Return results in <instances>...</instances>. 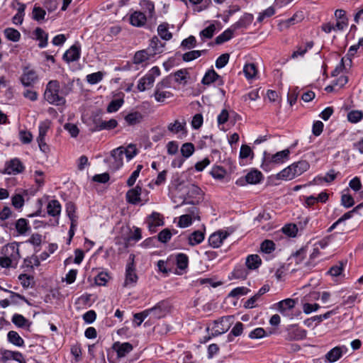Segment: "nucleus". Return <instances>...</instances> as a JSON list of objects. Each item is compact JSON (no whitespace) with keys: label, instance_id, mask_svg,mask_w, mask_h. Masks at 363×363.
Masks as SVG:
<instances>
[{"label":"nucleus","instance_id":"ddd939ff","mask_svg":"<svg viewBox=\"0 0 363 363\" xmlns=\"http://www.w3.org/2000/svg\"><path fill=\"white\" fill-rule=\"evenodd\" d=\"M142 187L137 185L135 187L129 189L125 195L126 201L130 204H137L140 201Z\"/></svg>","mask_w":363,"mask_h":363},{"label":"nucleus","instance_id":"0e129e2a","mask_svg":"<svg viewBox=\"0 0 363 363\" xmlns=\"http://www.w3.org/2000/svg\"><path fill=\"white\" fill-rule=\"evenodd\" d=\"M341 204L348 208L354 206V198L347 194H342L341 196Z\"/></svg>","mask_w":363,"mask_h":363},{"label":"nucleus","instance_id":"0eeeda50","mask_svg":"<svg viewBox=\"0 0 363 363\" xmlns=\"http://www.w3.org/2000/svg\"><path fill=\"white\" fill-rule=\"evenodd\" d=\"M38 81V76L34 69L24 67L23 74L20 77V82L25 87L33 86Z\"/></svg>","mask_w":363,"mask_h":363},{"label":"nucleus","instance_id":"2f4dec72","mask_svg":"<svg viewBox=\"0 0 363 363\" xmlns=\"http://www.w3.org/2000/svg\"><path fill=\"white\" fill-rule=\"evenodd\" d=\"M235 30L232 28H228L218 36H217L215 39V43L217 45L223 44V43L230 40L233 36V33Z\"/></svg>","mask_w":363,"mask_h":363},{"label":"nucleus","instance_id":"4d7b16f0","mask_svg":"<svg viewBox=\"0 0 363 363\" xmlns=\"http://www.w3.org/2000/svg\"><path fill=\"white\" fill-rule=\"evenodd\" d=\"M201 55V51L199 50H191L185 52L182 55V60L184 62H190L195 59L199 58Z\"/></svg>","mask_w":363,"mask_h":363},{"label":"nucleus","instance_id":"dca6fc26","mask_svg":"<svg viewBox=\"0 0 363 363\" xmlns=\"http://www.w3.org/2000/svg\"><path fill=\"white\" fill-rule=\"evenodd\" d=\"M218 81V85L222 86L223 80L221 77L218 75L213 69L208 70L202 79V84L205 85H210L211 83Z\"/></svg>","mask_w":363,"mask_h":363},{"label":"nucleus","instance_id":"412c9836","mask_svg":"<svg viewBox=\"0 0 363 363\" xmlns=\"http://www.w3.org/2000/svg\"><path fill=\"white\" fill-rule=\"evenodd\" d=\"M140 6L143 10L142 12L145 13L149 19L155 16V4L152 1L150 0H141L140 1Z\"/></svg>","mask_w":363,"mask_h":363},{"label":"nucleus","instance_id":"473e14b6","mask_svg":"<svg viewBox=\"0 0 363 363\" xmlns=\"http://www.w3.org/2000/svg\"><path fill=\"white\" fill-rule=\"evenodd\" d=\"M295 174L294 173V171L292 169L291 165H289L286 168L281 170L280 172H279L276 175V178L277 179H281V180H291L294 178H295Z\"/></svg>","mask_w":363,"mask_h":363},{"label":"nucleus","instance_id":"bf43d9fd","mask_svg":"<svg viewBox=\"0 0 363 363\" xmlns=\"http://www.w3.org/2000/svg\"><path fill=\"white\" fill-rule=\"evenodd\" d=\"M363 113L361 111H351L347 113V119L352 123H357L362 120Z\"/></svg>","mask_w":363,"mask_h":363},{"label":"nucleus","instance_id":"72a5a7b5","mask_svg":"<svg viewBox=\"0 0 363 363\" xmlns=\"http://www.w3.org/2000/svg\"><path fill=\"white\" fill-rule=\"evenodd\" d=\"M167 129L169 132L177 134L179 132L184 131L186 133V122L183 121L180 122L176 120L174 123H171L168 125Z\"/></svg>","mask_w":363,"mask_h":363},{"label":"nucleus","instance_id":"3c124183","mask_svg":"<svg viewBox=\"0 0 363 363\" xmlns=\"http://www.w3.org/2000/svg\"><path fill=\"white\" fill-rule=\"evenodd\" d=\"M123 103L124 101L123 99L112 100L107 107V111L108 113H113L117 111L122 106Z\"/></svg>","mask_w":363,"mask_h":363},{"label":"nucleus","instance_id":"052dcab7","mask_svg":"<svg viewBox=\"0 0 363 363\" xmlns=\"http://www.w3.org/2000/svg\"><path fill=\"white\" fill-rule=\"evenodd\" d=\"M19 140L23 144H29L33 140V135L30 131L21 130L19 131Z\"/></svg>","mask_w":363,"mask_h":363},{"label":"nucleus","instance_id":"5fc2aeb1","mask_svg":"<svg viewBox=\"0 0 363 363\" xmlns=\"http://www.w3.org/2000/svg\"><path fill=\"white\" fill-rule=\"evenodd\" d=\"M123 153L128 161L132 160L137 155V149L134 145H129L126 148L123 147Z\"/></svg>","mask_w":363,"mask_h":363},{"label":"nucleus","instance_id":"680f3d73","mask_svg":"<svg viewBox=\"0 0 363 363\" xmlns=\"http://www.w3.org/2000/svg\"><path fill=\"white\" fill-rule=\"evenodd\" d=\"M215 30V25L211 24L207 28H204L200 32V36L201 37V38L211 39L213 36Z\"/></svg>","mask_w":363,"mask_h":363},{"label":"nucleus","instance_id":"bb28decb","mask_svg":"<svg viewBox=\"0 0 363 363\" xmlns=\"http://www.w3.org/2000/svg\"><path fill=\"white\" fill-rule=\"evenodd\" d=\"M263 179V175L261 172L253 169L248 172L245 176L246 182L248 184H256L259 183Z\"/></svg>","mask_w":363,"mask_h":363},{"label":"nucleus","instance_id":"e2e57ef3","mask_svg":"<svg viewBox=\"0 0 363 363\" xmlns=\"http://www.w3.org/2000/svg\"><path fill=\"white\" fill-rule=\"evenodd\" d=\"M261 250L264 253H271L275 249V244L269 240H264L260 246Z\"/></svg>","mask_w":363,"mask_h":363},{"label":"nucleus","instance_id":"864d4df0","mask_svg":"<svg viewBox=\"0 0 363 363\" xmlns=\"http://www.w3.org/2000/svg\"><path fill=\"white\" fill-rule=\"evenodd\" d=\"M345 264V263L343 262H339L337 264L330 267L328 274L333 277L340 276L344 269Z\"/></svg>","mask_w":363,"mask_h":363},{"label":"nucleus","instance_id":"f3484780","mask_svg":"<svg viewBox=\"0 0 363 363\" xmlns=\"http://www.w3.org/2000/svg\"><path fill=\"white\" fill-rule=\"evenodd\" d=\"M113 348L116 351L118 357H124L133 350V345L129 342H115Z\"/></svg>","mask_w":363,"mask_h":363},{"label":"nucleus","instance_id":"4c0bfd02","mask_svg":"<svg viewBox=\"0 0 363 363\" xmlns=\"http://www.w3.org/2000/svg\"><path fill=\"white\" fill-rule=\"evenodd\" d=\"M204 239V234L201 230H196L189 236V243L191 246L200 244Z\"/></svg>","mask_w":363,"mask_h":363},{"label":"nucleus","instance_id":"79ce46f5","mask_svg":"<svg viewBox=\"0 0 363 363\" xmlns=\"http://www.w3.org/2000/svg\"><path fill=\"white\" fill-rule=\"evenodd\" d=\"M46 12L43 8L37 6H34L32 11V18L36 21H43L45 18Z\"/></svg>","mask_w":363,"mask_h":363},{"label":"nucleus","instance_id":"e433bc0d","mask_svg":"<svg viewBox=\"0 0 363 363\" xmlns=\"http://www.w3.org/2000/svg\"><path fill=\"white\" fill-rule=\"evenodd\" d=\"M164 45L161 43L159 38L157 36H154L150 40L149 49H152V55H155L157 53H160L162 52V48Z\"/></svg>","mask_w":363,"mask_h":363},{"label":"nucleus","instance_id":"774afa93","mask_svg":"<svg viewBox=\"0 0 363 363\" xmlns=\"http://www.w3.org/2000/svg\"><path fill=\"white\" fill-rule=\"evenodd\" d=\"M196 45V38L193 35H190L187 38L183 40L181 43V46L186 49H191Z\"/></svg>","mask_w":363,"mask_h":363},{"label":"nucleus","instance_id":"c03bdc74","mask_svg":"<svg viewBox=\"0 0 363 363\" xmlns=\"http://www.w3.org/2000/svg\"><path fill=\"white\" fill-rule=\"evenodd\" d=\"M16 229L20 235H24L30 229L28 222L25 218H20L16 223Z\"/></svg>","mask_w":363,"mask_h":363},{"label":"nucleus","instance_id":"13d9d810","mask_svg":"<svg viewBox=\"0 0 363 363\" xmlns=\"http://www.w3.org/2000/svg\"><path fill=\"white\" fill-rule=\"evenodd\" d=\"M247 274V270L243 266L236 267L233 272V275L235 279H245Z\"/></svg>","mask_w":363,"mask_h":363},{"label":"nucleus","instance_id":"338daca9","mask_svg":"<svg viewBox=\"0 0 363 363\" xmlns=\"http://www.w3.org/2000/svg\"><path fill=\"white\" fill-rule=\"evenodd\" d=\"M250 289L245 286H239L233 289L229 294L230 297H238L247 294Z\"/></svg>","mask_w":363,"mask_h":363},{"label":"nucleus","instance_id":"58836bf2","mask_svg":"<svg viewBox=\"0 0 363 363\" xmlns=\"http://www.w3.org/2000/svg\"><path fill=\"white\" fill-rule=\"evenodd\" d=\"M154 96L155 100L160 103H164L167 99L173 96V94L170 91H163L162 89H155Z\"/></svg>","mask_w":363,"mask_h":363},{"label":"nucleus","instance_id":"a211bd4d","mask_svg":"<svg viewBox=\"0 0 363 363\" xmlns=\"http://www.w3.org/2000/svg\"><path fill=\"white\" fill-rule=\"evenodd\" d=\"M148 228L151 232H155L156 228L163 225V221L160 218V214L153 212L147 220Z\"/></svg>","mask_w":363,"mask_h":363},{"label":"nucleus","instance_id":"20e7f679","mask_svg":"<svg viewBox=\"0 0 363 363\" xmlns=\"http://www.w3.org/2000/svg\"><path fill=\"white\" fill-rule=\"evenodd\" d=\"M169 303L166 301L158 302L155 306L147 309L148 314L151 315L152 318L160 319L164 318L169 313Z\"/></svg>","mask_w":363,"mask_h":363},{"label":"nucleus","instance_id":"7ed1b4c3","mask_svg":"<svg viewBox=\"0 0 363 363\" xmlns=\"http://www.w3.org/2000/svg\"><path fill=\"white\" fill-rule=\"evenodd\" d=\"M289 155L290 151L289 149H285L273 155L264 152L261 168L265 172H269L274 166L283 164L285 161H287L289 158Z\"/></svg>","mask_w":363,"mask_h":363},{"label":"nucleus","instance_id":"a878e982","mask_svg":"<svg viewBox=\"0 0 363 363\" xmlns=\"http://www.w3.org/2000/svg\"><path fill=\"white\" fill-rule=\"evenodd\" d=\"M35 39L40 43L38 46L40 48H45L48 45V35L41 28H36L34 30Z\"/></svg>","mask_w":363,"mask_h":363},{"label":"nucleus","instance_id":"c9c22d12","mask_svg":"<svg viewBox=\"0 0 363 363\" xmlns=\"http://www.w3.org/2000/svg\"><path fill=\"white\" fill-rule=\"evenodd\" d=\"M151 56H153L152 53H148L146 50H142L135 52L133 57V62L135 64L143 63L150 59Z\"/></svg>","mask_w":363,"mask_h":363},{"label":"nucleus","instance_id":"f704fd0d","mask_svg":"<svg viewBox=\"0 0 363 363\" xmlns=\"http://www.w3.org/2000/svg\"><path fill=\"white\" fill-rule=\"evenodd\" d=\"M7 338L9 342L16 346L22 347L24 345V340L16 331H9L7 335Z\"/></svg>","mask_w":363,"mask_h":363},{"label":"nucleus","instance_id":"f03ea898","mask_svg":"<svg viewBox=\"0 0 363 363\" xmlns=\"http://www.w3.org/2000/svg\"><path fill=\"white\" fill-rule=\"evenodd\" d=\"M0 266L3 268H16L21 258L18 245L13 242L4 245L1 251Z\"/></svg>","mask_w":363,"mask_h":363},{"label":"nucleus","instance_id":"ea45409f","mask_svg":"<svg viewBox=\"0 0 363 363\" xmlns=\"http://www.w3.org/2000/svg\"><path fill=\"white\" fill-rule=\"evenodd\" d=\"M50 128V121L49 120L41 121L38 126V136L37 137V140L45 139V136Z\"/></svg>","mask_w":363,"mask_h":363},{"label":"nucleus","instance_id":"6e6552de","mask_svg":"<svg viewBox=\"0 0 363 363\" xmlns=\"http://www.w3.org/2000/svg\"><path fill=\"white\" fill-rule=\"evenodd\" d=\"M134 255H130V261L127 264L125 269V279L124 286H128L129 285L135 284L138 281V276L135 273V269L134 266Z\"/></svg>","mask_w":363,"mask_h":363},{"label":"nucleus","instance_id":"423d86ee","mask_svg":"<svg viewBox=\"0 0 363 363\" xmlns=\"http://www.w3.org/2000/svg\"><path fill=\"white\" fill-rule=\"evenodd\" d=\"M231 316H223L221 318L213 322V327L212 333L213 336H218L228 330L230 326Z\"/></svg>","mask_w":363,"mask_h":363},{"label":"nucleus","instance_id":"c85d7f7f","mask_svg":"<svg viewBox=\"0 0 363 363\" xmlns=\"http://www.w3.org/2000/svg\"><path fill=\"white\" fill-rule=\"evenodd\" d=\"M262 263V259L257 255H250L246 258L245 264L248 269H256Z\"/></svg>","mask_w":363,"mask_h":363},{"label":"nucleus","instance_id":"8fccbe9b","mask_svg":"<svg viewBox=\"0 0 363 363\" xmlns=\"http://www.w3.org/2000/svg\"><path fill=\"white\" fill-rule=\"evenodd\" d=\"M103 77L104 73L99 71L88 74L86 78L89 84H96L100 82L103 79Z\"/></svg>","mask_w":363,"mask_h":363},{"label":"nucleus","instance_id":"6e6d98bb","mask_svg":"<svg viewBox=\"0 0 363 363\" xmlns=\"http://www.w3.org/2000/svg\"><path fill=\"white\" fill-rule=\"evenodd\" d=\"M142 169H143L142 164H138L137 166L136 169L133 172V173L131 174V175L129 177V178L127 180V185L128 186H133L134 185L138 177H139L140 172Z\"/></svg>","mask_w":363,"mask_h":363},{"label":"nucleus","instance_id":"9d476101","mask_svg":"<svg viewBox=\"0 0 363 363\" xmlns=\"http://www.w3.org/2000/svg\"><path fill=\"white\" fill-rule=\"evenodd\" d=\"M24 165L18 158L11 159L6 164V172L9 174H17L23 172Z\"/></svg>","mask_w":363,"mask_h":363},{"label":"nucleus","instance_id":"39448f33","mask_svg":"<svg viewBox=\"0 0 363 363\" xmlns=\"http://www.w3.org/2000/svg\"><path fill=\"white\" fill-rule=\"evenodd\" d=\"M285 339L289 341L301 340L306 338L307 332L297 325H290L286 329Z\"/></svg>","mask_w":363,"mask_h":363},{"label":"nucleus","instance_id":"4468645a","mask_svg":"<svg viewBox=\"0 0 363 363\" xmlns=\"http://www.w3.org/2000/svg\"><path fill=\"white\" fill-rule=\"evenodd\" d=\"M228 235V233L226 231L214 233L208 238L209 245L213 248H218L222 245L223 240Z\"/></svg>","mask_w":363,"mask_h":363},{"label":"nucleus","instance_id":"b1692460","mask_svg":"<svg viewBox=\"0 0 363 363\" xmlns=\"http://www.w3.org/2000/svg\"><path fill=\"white\" fill-rule=\"evenodd\" d=\"M291 165L296 177L300 176L309 169L310 164L306 160H301L293 163Z\"/></svg>","mask_w":363,"mask_h":363},{"label":"nucleus","instance_id":"393cba45","mask_svg":"<svg viewBox=\"0 0 363 363\" xmlns=\"http://www.w3.org/2000/svg\"><path fill=\"white\" fill-rule=\"evenodd\" d=\"M343 351L341 347H335L325 354V359L330 363L337 361L342 355Z\"/></svg>","mask_w":363,"mask_h":363},{"label":"nucleus","instance_id":"37998d69","mask_svg":"<svg viewBox=\"0 0 363 363\" xmlns=\"http://www.w3.org/2000/svg\"><path fill=\"white\" fill-rule=\"evenodd\" d=\"M242 331L243 324L240 322H237L228 335V341L232 342L233 340V337L240 336L242 333Z\"/></svg>","mask_w":363,"mask_h":363},{"label":"nucleus","instance_id":"603ef678","mask_svg":"<svg viewBox=\"0 0 363 363\" xmlns=\"http://www.w3.org/2000/svg\"><path fill=\"white\" fill-rule=\"evenodd\" d=\"M211 174L215 179H221L225 177L226 171L220 166H215L212 168Z\"/></svg>","mask_w":363,"mask_h":363},{"label":"nucleus","instance_id":"cd10ccee","mask_svg":"<svg viewBox=\"0 0 363 363\" xmlns=\"http://www.w3.org/2000/svg\"><path fill=\"white\" fill-rule=\"evenodd\" d=\"M143 118V114L138 111L129 113L125 116V121L129 125H135L140 123Z\"/></svg>","mask_w":363,"mask_h":363},{"label":"nucleus","instance_id":"2eb2a0df","mask_svg":"<svg viewBox=\"0 0 363 363\" xmlns=\"http://www.w3.org/2000/svg\"><path fill=\"white\" fill-rule=\"evenodd\" d=\"M145 13L142 11H134L130 16V23L135 27H143L145 25L147 20Z\"/></svg>","mask_w":363,"mask_h":363},{"label":"nucleus","instance_id":"de8ad7c7","mask_svg":"<svg viewBox=\"0 0 363 363\" xmlns=\"http://www.w3.org/2000/svg\"><path fill=\"white\" fill-rule=\"evenodd\" d=\"M243 72L247 79L254 78L257 74L256 66L253 63L247 64L244 66Z\"/></svg>","mask_w":363,"mask_h":363},{"label":"nucleus","instance_id":"49530a36","mask_svg":"<svg viewBox=\"0 0 363 363\" xmlns=\"http://www.w3.org/2000/svg\"><path fill=\"white\" fill-rule=\"evenodd\" d=\"M336 176H337V174L335 172V170L331 169L328 172L326 173V174L324 177H317L314 179L313 181L315 184H319L322 182H325L330 183L335 179Z\"/></svg>","mask_w":363,"mask_h":363},{"label":"nucleus","instance_id":"c756f323","mask_svg":"<svg viewBox=\"0 0 363 363\" xmlns=\"http://www.w3.org/2000/svg\"><path fill=\"white\" fill-rule=\"evenodd\" d=\"M47 211L49 216L55 217L60 215L61 205L57 200H51L47 206Z\"/></svg>","mask_w":363,"mask_h":363},{"label":"nucleus","instance_id":"a19ab883","mask_svg":"<svg viewBox=\"0 0 363 363\" xmlns=\"http://www.w3.org/2000/svg\"><path fill=\"white\" fill-rule=\"evenodd\" d=\"M177 267L181 269L184 270L189 265V257L184 253H179L176 256Z\"/></svg>","mask_w":363,"mask_h":363},{"label":"nucleus","instance_id":"5701e85b","mask_svg":"<svg viewBox=\"0 0 363 363\" xmlns=\"http://www.w3.org/2000/svg\"><path fill=\"white\" fill-rule=\"evenodd\" d=\"M12 323L18 328L29 329L31 322L26 319L23 315L15 313L11 318Z\"/></svg>","mask_w":363,"mask_h":363},{"label":"nucleus","instance_id":"6ab92c4d","mask_svg":"<svg viewBox=\"0 0 363 363\" xmlns=\"http://www.w3.org/2000/svg\"><path fill=\"white\" fill-rule=\"evenodd\" d=\"M335 16L337 19L336 27L339 30H343L348 25V18L346 13L342 9H337L335 11Z\"/></svg>","mask_w":363,"mask_h":363},{"label":"nucleus","instance_id":"9b49d317","mask_svg":"<svg viewBox=\"0 0 363 363\" xmlns=\"http://www.w3.org/2000/svg\"><path fill=\"white\" fill-rule=\"evenodd\" d=\"M81 47L79 44H74L63 55V59L67 62H74L79 59Z\"/></svg>","mask_w":363,"mask_h":363},{"label":"nucleus","instance_id":"a18cd8bd","mask_svg":"<svg viewBox=\"0 0 363 363\" xmlns=\"http://www.w3.org/2000/svg\"><path fill=\"white\" fill-rule=\"evenodd\" d=\"M4 35L8 40L13 42H18L21 38V33L16 29L12 28H6Z\"/></svg>","mask_w":363,"mask_h":363},{"label":"nucleus","instance_id":"f8f14e48","mask_svg":"<svg viewBox=\"0 0 363 363\" xmlns=\"http://www.w3.org/2000/svg\"><path fill=\"white\" fill-rule=\"evenodd\" d=\"M123 147H119L112 150L111 159L113 161L111 162V167L113 169L117 170L123 166Z\"/></svg>","mask_w":363,"mask_h":363},{"label":"nucleus","instance_id":"4be33fe9","mask_svg":"<svg viewBox=\"0 0 363 363\" xmlns=\"http://www.w3.org/2000/svg\"><path fill=\"white\" fill-rule=\"evenodd\" d=\"M118 125V122L115 119H111L108 121H99V123L95 121V127L94 131H100L102 130H111L115 128Z\"/></svg>","mask_w":363,"mask_h":363},{"label":"nucleus","instance_id":"69168bd1","mask_svg":"<svg viewBox=\"0 0 363 363\" xmlns=\"http://www.w3.org/2000/svg\"><path fill=\"white\" fill-rule=\"evenodd\" d=\"M230 55L228 53H224L220 55L216 61V67L218 69L224 67L229 61Z\"/></svg>","mask_w":363,"mask_h":363},{"label":"nucleus","instance_id":"7c9ffc66","mask_svg":"<svg viewBox=\"0 0 363 363\" xmlns=\"http://www.w3.org/2000/svg\"><path fill=\"white\" fill-rule=\"evenodd\" d=\"M157 33L164 40H169L172 38V33L169 31V24L165 22L158 26Z\"/></svg>","mask_w":363,"mask_h":363},{"label":"nucleus","instance_id":"aec40b11","mask_svg":"<svg viewBox=\"0 0 363 363\" xmlns=\"http://www.w3.org/2000/svg\"><path fill=\"white\" fill-rule=\"evenodd\" d=\"M252 14L245 13L236 23L232 25L234 30L247 28L253 21Z\"/></svg>","mask_w":363,"mask_h":363},{"label":"nucleus","instance_id":"09e8293b","mask_svg":"<svg viewBox=\"0 0 363 363\" xmlns=\"http://www.w3.org/2000/svg\"><path fill=\"white\" fill-rule=\"evenodd\" d=\"M195 148L191 143H184L181 147V153L183 157L188 158L193 155Z\"/></svg>","mask_w":363,"mask_h":363},{"label":"nucleus","instance_id":"1a4fd4ad","mask_svg":"<svg viewBox=\"0 0 363 363\" xmlns=\"http://www.w3.org/2000/svg\"><path fill=\"white\" fill-rule=\"evenodd\" d=\"M296 301L293 298H286L276 303L277 309L284 316H289V311L296 306Z\"/></svg>","mask_w":363,"mask_h":363},{"label":"nucleus","instance_id":"f257e3e1","mask_svg":"<svg viewBox=\"0 0 363 363\" xmlns=\"http://www.w3.org/2000/svg\"><path fill=\"white\" fill-rule=\"evenodd\" d=\"M68 93L69 91L60 89V82L57 80H50L46 85L44 97L49 104L60 106L65 104V96Z\"/></svg>","mask_w":363,"mask_h":363}]
</instances>
